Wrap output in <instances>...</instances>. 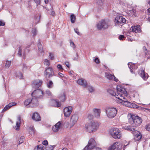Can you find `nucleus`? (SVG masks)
<instances>
[{
  "instance_id": "obj_1",
  "label": "nucleus",
  "mask_w": 150,
  "mask_h": 150,
  "mask_svg": "<svg viewBox=\"0 0 150 150\" xmlns=\"http://www.w3.org/2000/svg\"><path fill=\"white\" fill-rule=\"evenodd\" d=\"M123 95L122 93H121L118 92H117V94L116 93L115 94L114 96L118 99V100H117V102L118 104L125 105L128 107L132 108H137V105L132 103L128 101L123 96Z\"/></svg>"
},
{
  "instance_id": "obj_2",
  "label": "nucleus",
  "mask_w": 150,
  "mask_h": 150,
  "mask_svg": "<svg viewBox=\"0 0 150 150\" xmlns=\"http://www.w3.org/2000/svg\"><path fill=\"white\" fill-rule=\"evenodd\" d=\"M129 122L133 127L136 128L139 126L142 122L141 118L138 116L130 114L128 115Z\"/></svg>"
},
{
  "instance_id": "obj_3",
  "label": "nucleus",
  "mask_w": 150,
  "mask_h": 150,
  "mask_svg": "<svg viewBox=\"0 0 150 150\" xmlns=\"http://www.w3.org/2000/svg\"><path fill=\"white\" fill-rule=\"evenodd\" d=\"M99 126L98 122L92 121L89 123L86 124L85 127L86 131L91 133L96 131L98 128Z\"/></svg>"
},
{
  "instance_id": "obj_4",
  "label": "nucleus",
  "mask_w": 150,
  "mask_h": 150,
  "mask_svg": "<svg viewBox=\"0 0 150 150\" xmlns=\"http://www.w3.org/2000/svg\"><path fill=\"white\" fill-rule=\"evenodd\" d=\"M117 112V110L114 108H108L106 109L107 115L109 118L114 117L116 116Z\"/></svg>"
},
{
  "instance_id": "obj_5",
  "label": "nucleus",
  "mask_w": 150,
  "mask_h": 150,
  "mask_svg": "<svg viewBox=\"0 0 150 150\" xmlns=\"http://www.w3.org/2000/svg\"><path fill=\"white\" fill-rule=\"evenodd\" d=\"M110 133L111 135L115 139H120L122 136L121 131L117 128H113L111 129Z\"/></svg>"
},
{
  "instance_id": "obj_6",
  "label": "nucleus",
  "mask_w": 150,
  "mask_h": 150,
  "mask_svg": "<svg viewBox=\"0 0 150 150\" xmlns=\"http://www.w3.org/2000/svg\"><path fill=\"white\" fill-rule=\"evenodd\" d=\"M96 144L93 138L91 139L89 141L88 145L86 146L83 150H91L95 148Z\"/></svg>"
},
{
  "instance_id": "obj_7",
  "label": "nucleus",
  "mask_w": 150,
  "mask_h": 150,
  "mask_svg": "<svg viewBox=\"0 0 150 150\" xmlns=\"http://www.w3.org/2000/svg\"><path fill=\"white\" fill-rule=\"evenodd\" d=\"M109 25L108 23H106L105 21L102 20L99 22L97 26L98 29L101 30L103 28L105 29L108 28Z\"/></svg>"
},
{
  "instance_id": "obj_8",
  "label": "nucleus",
  "mask_w": 150,
  "mask_h": 150,
  "mask_svg": "<svg viewBox=\"0 0 150 150\" xmlns=\"http://www.w3.org/2000/svg\"><path fill=\"white\" fill-rule=\"evenodd\" d=\"M53 75L55 76L52 68L48 67L46 69L45 71V76L46 77L49 78Z\"/></svg>"
},
{
  "instance_id": "obj_9",
  "label": "nucleus",
  "mask_w": 150,
  "mask_h": 150,
  "mask_svg": "<svg viewBox=\"0 0 150 150\" xmlns=\"http://www.w3.org/2000/svg\"><path fill=\"white\" fill-rule=\"evenodd\" d=\"M122 147L121 143L119 142H116L109 147L108 150H120Z\"/></svg>"
},
{
  "instance_id": "obj_10",
  "label": "nucleus",
  "mask_w": 150,
  "mask_h": 150,
  "mask_svg": "<svg viewBox=\"0 0 150 150\" xmlns=\"http://www.w3.org/2000/svg\"><path fill=\"white\" fill-rule=\"evenodd\" d=\"M43 94V91L40 89H38L35 90L33 92L32 95V96L38 98H42Z\"/></svg>"
},
{
  "instance_id": "obj_11",
  "label": "nucleus",
  "mask_w": 150,
  "mask_h": 150,
  "mask_svg": "<svg viewBox=\"0 0 150 150\" xmlns=\"http://www.w3.org/2000/svg\"><path fill=\"white\" fill-rule=\"evenodd\" d=\"M126 20L122 16H117L115 19V22L116 25H120V24L125 22Z\"/></svg>"
},
{
  "instance_id": "obj_12",
  "label": "nucleus",
  "mask_w": 150,
  "mask_h": 150,
  "mask_svg": "<svg viewBox=\"0 0 150 150\" xmlns=\"http://www.w3.org/2000/svg\"><path fill=\"white\" fill-rule=\"evenodd\" d=\"M72 110V108L71 106H69L65 107L64 109V116L67 117H69Z\"/></svg>"
},
{
  "instance_id": "obj_13",
  "label": "nucleus",
  "mask_w": 150,
  "mask_h": 150,
  "mask_svg": "<svg viewBox=\"0 0 150 150\" xmlns=\"http://www.w3.org/2000/svg\"><path fill=\"white\" fill-rule=\"evenodd\" d=\"M78 117L76 115H74L72 116L70 120V126L71 127H73L77 122Z\"/></svg>"
},
{
  "instance_id": "obj_14",
  "label": "nucleus",
  "mask_w": 150,
  "mask_h": 150,
  "mask_svg": "<svg viewBox=\"0 0 150 150\" xmlns=\"http://www.w3.org/2000/svg\"><path fill=\"white\" fill-rule=\"evenodd\" d=\"M42 81L40 80H35L32 83V86L34 88H38L42 85Z\"/></svg>"
},
{
  "instance_id": "obj_15",
  "label": "nucleus",
  "mask_w": 150,
  "mask_h": 150,
  "mask_svg": "<svg viewBox=\"0 0 150 150\" xmlns=\"http://www.w3.org/2000/svg\"><path fill=\"white\" fill-rule=\"evenodd\" d=\"M139 73L142 79L146 80L148 78V76L147 73H146L143 68L140 69L139 71Z\"/></svg>"
},
{
  "instance_id": "obj_16",
  "label": "nucleus",
  "mask_w": 150,
  "mask_h": 150,
  "mask_svg": "<svg viewBox=\"0 0 150 150\" xmlns=\"http://www.w3.org/2000/svg\"><path fill=\"white\" fill-rule=\"evenodd\" d=\"M117 92L122 93L125 96H127V92L125 89L124 88L120 86H117Z\"/></svg>"
},
{
  "instance_id": "obj_17",
  "label": "nucleus",
  "mask_w": 150,
  "mask_h": 150,
  "mask_svg": "<svg viewBox=\"0 0 150 150\" xmlns=\"http://www.w3.org/2000/svg\"><path fill=\"white\" fill-rule=\"evenodd\" d=\"M134 136V139L135 140L139 141L142 137V135L141 133L137 130H135L133 133Z\"/></svg>"
},
{
  "instance_id": "obj_18",
  "label": "nucleus",
  "mask_w": 150,
  "mask_h": 150,
  "mask_svg": "<svg viewBox=\"0 0 150 150\" xmlns=\"http://www.w3.org/2000/svg\"><path fill=\"white\" fill-rule=\"evenodd\" d=\"M62 123V122L61 121H60L57 123L54 126H53L52 127L53 131L55 132H57L60 128Z\"/></svg>"
},
{
  "instance_id": "obj_19",
  "label": "nucleus",
  "mask_w": 150,
  "mask_h": 150,
  "mask_svg": "<svg viewBox=\"0 0 150 150\" xmlns=\"http://www.w3.org/2000/svg\"><path fill=\"white\" fill-rule=\"evenodd\" d=\"M105 76L107 79L110 80H114L116 82L118 81V79H117L114 75H112L108 73H105Z\"/></svg>"
},
{
  "instance_id": "obj_20",
  "label": "nucleus",
  "mask_w": 150,
  "mask_h": 150,
  "mask_svg": "<svg viewBox=\"0 0 150 150\" xmlns=\"http://www.w3.org/2000/svg\"><path fill=\"white\" fill-rule=\"evenodd\" d=\"M77 83L84 87H86L87 86V83L86 80L82 78L79 79L77 81Z\"/></svg>"
},
{
  "instance_id": "obj_21",
  "label": "nucleus",
  "mask_w": 150,
  "mask_h": 150,
  "mask_svg": "<svg viewBox=\"0 0 150 150\" xmlns=\"http://www.w3.org/2000/svg\"><path fill=\"white\" fill-rule=\"evenodd\" d=\"M31 107H33L37 106L38 104V101L37 98L34 97L33 96L32 98H31Z\"/></svg>"
},
{
  "instance_id": "obj_22",
  "label": "nucleus",
  "mask_w": 150,
  "mask_h": 150,
  "mask_svg": "<svg viewBox=\"0 0 150 150\" xmlns=\"http://www.w3.org/2000/svg\"><path fill=\"white\" fill-rule=\"evenodd\" d=\"M132 32L133 33L134 32V33L137 34V33H140L141 31L140 29V27L139 25L132 26L131 27Z\"/></svg>"
},
{
  "instance_id": "obj_23",
  "label": "nucleus",
  "mask_w": 150,
  "mask_h": 150,
  "mask_svg": "<svg viewBox=\"0 0 150 150\" xmlns=\"http://www.w3.org/2000/svg\"><path fill=\"white\" fill-rule=\"evenodd\" d=\"M32 119L35 121H39L40 120V117L38 113L35 112L32 116Z\"/></svg>"
},
{
  "instance_id": "obj_24",
  "label": "nucleus",
  "mask_w": 150,
  "mask_h": 150,
  "mask_svg": "<svg viewBox=\"0 0 150 150\" xmlns=\"http://www.w3.org/2000/svg\"><path fill=\"white\" fill-rule=\"evenodd\" d=\"M93 111L95 117L97 118H99L101 112V110L99 109L94 108Z\"/></svg>"
},
{
  "instance_id": "obj_25",
  "label": "nucleus",
  "mask_w": 150,
  "mask_h": 150,
  "mask_svg": "<svg viewBox=\"0 0 150 150\" xmlns=\"http://www.w3.org/2000/svg\"><path fill=\"white\" fill-rule=\"evenodd\" d=\"M128 65L130 72L132 73H134V70L135 69V64L131 62H129L128 63Z\"/></svg>"
},
{
  "instance_id": "obj_26",
  "label": "nucleus",
  "mask_w": 150,
  "mask_h": 150,
  "mask_svg": "<svg viewBox=\"0 0 150 150\" xmlns=\"http://www.w3.org/2000/svg\"><path fill=\"white\" fill-rule=\"evenodd\" d=\"M105 0H96V4L99 7H102L104 4Z\"/></svg>"
},
{
  "instance_id": "obj_27",
  "label": "nucleus",
  "mask_w": 150,
  "mask_h": 150,
  "mask_svg": "<svg viewBox=\"0 0 150 150\" xmlns=\"http://www.w3.org/2000/svg\"><path fill=\"white\" fill-rule=\"evenodd\" d=\"M135 128H132L130 126H125L124 127V129L125 130H127L128 131H131L132 132V133H133V132L135 131Z\"/></svg>"
},
{
  "instance_id": "obj_28",
  "label": "nucleus",
  "mask_w": 150,
  "mask_h": 150,
  "mask_svg": "<svg viewBox=\"0 0 150 150\" xmlns=\"http://www.w3.org/2000/svg\"><path fill=\"white\" fill-rule=\"evenodd\" d=\"M31 98L26 99L24 102L25 106H26L29 105V107H31Z\"/></svg>"
},
{
  "instance_id": "obj_29",
  "label": "nucleus",
  "mask_w": 150,
  "mask_h": 150,
  "mask_svg": "<svg viewBox=\"0 0 150 150\" xmlns=\"http://www.w3.org/2000/svg\"><path fill=\"white\" fill-rule=\"evenodd\" d=\"M59 98L62 102H64L66 99L65 94L64 92H62L61 94L59 96Z\"/></svg>"
},
{
  "instance_id": "obj_30",
  "label": "nucleus",
  "mask_w": 150,
  "mask_h": 150,
  "mask_svg": "<svg viewBox=\"0 0 150 150\" xmlns=\"http://www.w3.org/2000/svg\"><path fill=\"white\" fill-rule=\"evenodd\" d=\"M37 45L38 47V50L39 52L41 53L43 52L42 45L40 42L38 43Z\"/></svg>"
},
{
  "instance_id": "obj_31",
  "label": "nucleus",
  "mask_w": 150,
  "mask_h": 150,
  "mask_svg": "<svg viewBox=\"0 0 150 150\" xmlns=\"http://www.w3.org/2000/svg\"><path fill=\"white\" fill-rule=\"evenodd\" d=\"M70 18L71 23H74L76 19L75 16L74 14H72L70 16Z\"/></svg>"
},
{
  "instance_id": "obj_32",
  "label": "nucleus",
  "mask_w": 150,
  "mask_h": 150,
  "mask_svg": "<svg viewBox=\"0 0 150 150\" xmlns=\"http://www.w3.org/2000/svg\"><path fill=\"white\" fill-rule=\"evenodd\" d=\"M44 146L43 145L40 144L34 148V150H44Z\"/></svg>"
},
{
  "instance_id": "obj_33",
  "label": "nucleus",
  "mask_w": 150,
  "mask_h": 150,
  "mask_svg": "<svg viewBox=\"0 0 150 150\" xmlns=\"http://www.w3.org/2000/svg\"><path fill=\"white\" fill-rule=\"evenodd\" d=\"M53 103L56 104V107H58L60 106L61 104L60 102H59L57 100H55L52 101Z\"/></svg>"
},
{
  "instance_id": "obj_34",
  "label": "nucleus",
  "mask_w": 150,
  "mask_h": 150,
  "mask_svg": "<svg viewBox=\"0 0 150 150\" xmlns=\"http://www.w3.org/2000/svg\"><path fill=\"white\" fill-rule=\"evenodd\" d=\"M21 122H16V125L14 127V128L16 130H18L20 125Z\"/></svg>"
},
{
  "instance_id": "obj_35",
  "label": "nucleus",
  "mask_w": 150,
  "mask_h": 150,
  "mask_svg": "<svg viewBox=\"0 0 150 150\" xmlns=\"http://www.w3.org/2000/svg\"><path fill=\"white\" fill-rule=\"evenodd\" d=\"M32 32L33 34V37L35 36L37 34V31L36 28H33L32 30Z\"/></svg>"
},
{
  "instance_id": "obj_36",
  "label": "nucleus",
  "mask_w": 150,
  "mask_h": 150,
  "mask_svg": "<svg viewBox=\"0 0 150 150\" xmlns=\"http://www.w3.org/2000/svg\"><path fill=\"white\" fill-rule=\"evenodd\" d=\"M16 76L18 77L20 79H21L23 77V75L22 73L20 72H18L16 74Z\"/></svg>"
},
{
  "instance_id": "obj_37",
  "label": "nucleus",
  "mask_w": 150,
  "mask_h": 150,
  "mask_svg": "<svg viewBox=\"0 0 150 150\" xmlns=\"http://www.w3.org/2000/svg\"><path fill=\"white\" fill-rule=\"evenodd\" d=\"M47 86L49 88H52L53 83L52 81H50L47 84Z\"/></svg>"
},
{
  "instance_id": "obj_38",
  "label": "nucleus",
  "mask_w": 150,
  "mask_h": 150,
  "mask_svg": "<svg viewBox=\"0 0 150 150\" xmlns=\"http://www.w3.org/2000/svg\"><path fill=\"white\" fill-rule=\"evenodd\" d=\"M87 86L88 90L90 92H92L94 91V88L92 86Z\"/></svg>"
},
{
  "instance_id": "obj_39",
  "label": "nucleus",
  "mask_w": 150,
  "mask_h": 150,
  "mask_svg": "<svg viewBox=\"0 0 150 150\" xmlns=\"http://www.w3.org/2000/svg\"><path fill=\"white\" fill-rule=\"evenodd\" d=\"M11 64V61H7L6 62L5 67L6 68H8L10 66Z\"/></svg>"
},
{
  "instance_id": "obj_40",
  "label": "nucleus",
  "mask_w": 150,
  "mask_h": 150,
  "mask_svg": "<svg viewBox=\"0 0 150 150\" xmlns=\"http://www.w3.org/2000/svg\"><path fill=\"white\" fill-rule=\"evenodd\" d=\"M108 91L110 94H111L112 96H114L115 94V93L114 92V91L113 90L110 89H108Z\"/></svg>"
},
{
  "instance_id": "obj_41",
  "label": "nucleus",
  "mask_w": 150,
  "mask_h": 150,
  "mask_svg": "<svg viewBox=\"0 0 150 150\" xmlns=\"http://www.w3.org/2000/svg\"><path fill=\"white\" fill-rule=\"evenodd\" d=\"M55 145L52 146L51 145H48L46 147L47 150H52L53 149L54 147H55Z\"/></svg>"
},
{
  "instance_id": "obj_42",
  "label": "nucleus",
  "mask_w": 150,
  "mask_h": 150,
  "mask_svg": "<svg viewBox=\"0 0 150 150\" xmlns=\"http://www.w3.org/2000/svg\"><path fill=\"white\" fill-rule=\"evenodd\" d=\"M30 134H34L35 133V130L33 127H31L30 131Z\"/></svg>"
},
{
  "instance_id": "obj_43",
  "label": "nucleus",
  "mask_w": 150,
  "mask_h": 150,
  "mask_svg": "<svg viewBox=\"0 0 150 150\" xmlns=\"http://www.w3.org/2000/svg\"><path fill=\"white\" fill-rule=\"evenodd\" d=\"M44 64L47 66H48L50 65V63L49 61L47 59H45L44 60Z\"/></svg>"
},
{
  "instance_id": "obj_44",
  "label": "nucleus",
  "mask_w": 150,
  "mask_h": 150,
  "mask_svg": "<svg viewBox=\"0 0 150 150\" xmlns=\"http://www.w3.org/2000/svg\"><path fill=\"white\" fill-rule=\"evenodd\" d=\"M49 58L51 60H53L54 59V55L53 54L49 52Z\"/></svg>"
},
{
  "instance_id": "obj_45",
  "label": "nucleus",
  "mask_w": 150,
  "mask_h": 150,
  "mask_svg": "<svg viewBox=\"0 0 150 150\" xmlns=\"http://www.w3.org/2000/svg\"><path fill=\"white\" fill-rule=\"evenodd\" d=\"M143 50H144V51L145 53V55H148L149 54V52L147 50L145 47H144L143 48Z\"/></svg>"
},
{
  "instance_id": "obj_46",
  "label": "nucleus",
  "mask_w": 150,
  "mask_h": 150,
  "mask_svg": "<svg viewBox=\"0 0 150 150\" xmlns=\"http://www.w3.org/2000/svg\"><path fill=\"white\" fill-rule=\"evenodd\" d=\"M24 137L23 136H22L21 137L19 141V144H21L23 142L24 140Z\"/></svg>"
},
{
  "instance_id": "obj_47",
  "label": "nucleus",
  "mask_w": 150,
  "mask_h": 150,
  "mask_svg": "<svg viewBox=\"0 0 150 150\" xmlns=\"http://www.w3.org/2000/svg\"><path fill=\"white\" fill-rule=\"evenodd\" d=\"M21 47H19V49L18 50V55L19 56L21 57L22 55L21 53Z\"/></svg>"
},
{
  "instance_id": "obj_48",
  "label": "nucleus",
  "mask_w": 150,
  "mask_h": 150,
  "mask_svg": "<svg viewBox=\"0 0 150 150\" xmlns=\"http://www.w3.org/2000/svg\"><path fill=\"white\" fill-rule=\"evenodd\" d=\"M145 128L147 131H150V124L146 125Z\"/></svg>"
},
{
  "instance_id": "obj_49",
  "label": "nucleus",
  "mask_w": 150,
  "mask_h": 150,
  "mask_svg": "<svg viewBox=\"0 0 150 150\" xmlns=\"http://www.w3.org/2000/svg\"><path fill=\"white\" fill-rule=\"evenodd\" d=\"M16 103H9L8 105H7L10 108L11 107L13 106L16 105Z\"/></svg>"
},
{
  "instance_id": "obj_50",
  "label": "nucleus",
  "mask_w": 150,
  "mask_h": 150,
  "mask_svg": "<svg viewBox=\"0 0 150 150\" xmlns=\"http://www.w3.org/2000/svg\"><path fill=\"white\" fill-rule=\"evenodd\" d=\"M10 108L7 105H6L2 110V112H4L8 110Z\"/></svg>"
},
{
  "instance_id": "obj_51",
  "label": "nucleus",
  "mask_w": 150,
  "mask_h": 150,
  "mask_svg": "<svg viewBox=\"0 0 150 150\" xmlns=\"http://www.w3.org/2000/svg\"><path fill=\"white\" fill-rule=\"evenodd\" d=\"M57 67L59 69L61 70L60 71H62L63 70V69L62 68V65L60 64H58L57 66Z\"/></svg>"
},
{
  "instance_id": "obj_52",
  "label": "nucleus",
  "mask_w": 150,
  "mask_h": 150,
  "mask_svg": "<svg viewBox=\"0 0 150 150\" xmlns=\"http://www.w3.org/2000/svg\"><path fill=\"white\" fill-rule=\"evenodd\" d=\"M70 45L71 46L73 47V48H75L76 47V46L74 44V42L71 40L70 42Z\"/></svg>"
},
{
  "instance_id": "obj_53",
  "label": "nucleus",
  "mask_w": 150,
  "mask_h": 150,
  "mask_svg": "<svg viewBox=\"0 0 150 150\" xmlns=\"http://www.w3.org/2000/svg\"><path fill=\"white\" fill-rule=\"evenodd\" d=\"M34 1L37 5H39L40 4L41 0H34Z\"/></svg>"
},
{
  "instance_id": "obj_54",
  "label": "nucleus",
  "mask_w": 150,
  "mask_h": 150,
  "mask_svg": "<svg viewBox=\"0 0 150 150\" xmlns=\"http://www.w3.org/2000/svg\"><path fill=\"white\" fill-rule=\"evenodd\" d=\"M46 94H47L49 96H51V94L49 90H47L46 91Z\"/></svg>"
},
{
  "instance_id": "obj_55",
  "label": "nucleus",
  "mask_w": 150,
  "mask_h": 150,
  "mask_svg": "<svg viewBox=\"0 0 150 150\" xmlns=\"http://www.w3.org/2000/svg\"><path fill=\"white\" fill-rule=\"evenodd\" d=\"M48 143V142L46 140L42 142L43 145H47Z\"/></svg>"
},
{
  "instance_id": "obj_56",
  "label": "nucleus",
  "mask_w": 150,
  "mask_h": 150,
  "mask_svg": "<svg viewBox=\"0 0 150 150\" xmlns=\"http://www.w3.org/2000/svg\"><path fill=\"white\" fill-rule=\"evenodd\" d=\"M74 31L78 35H80L81 33L79 31V30L78 29H74Z\"/></svg>"
},
{
  "instance_id": "obj_57",
  "label": "nucleus",
  "mask_w": 150,
  "mask_h": 150,
  "mask_svg": "<svg viewBox=\"0 0 150 150\" xmlns=\"http://www.w3.org/2000/svg\"><path fill=\"white\" fill-rule=\"evenodd\" d=\"M5 25V23L0 20V26H4Z\"/></svg>"
},
{
  "instance_id": "obj_58",
  "label": "nucleus",
  "mask_w": 150,
  "mask_h": 150,
  "mask_svg": "<svg viewBox=\"0 0 150 150\" xmlns=\"http://www.w3.org/2000/svg\"><path fill=\"white\" fill-rule=\"evenodd\" d=\"M94 61L97 64H98L100 62L99 59L97 57H96L95 59H94Z\"/></svg>"
},
{
  "instance_id": "obj_59",
  "label": "nucleus",
  "mask_w": 150,
  "mask_h": 150,
  "mask_svg": "<svg viewBox=\"0 0 150 150\" xmlns=\"http://www.w3.org/2000/svg\"><path fill=\"white\" fill-rule=\"evenodd\" d=\"M76 57L74 58L73 60H74L77 61L78 59V55L77 53L76 54Z\"/></svg>"
},
{
  "instance_id": "obj_60",
  "label": "nucleus",
  "mask_w": 150,
  "mask_h": 150,
  "mask_svg": "<svg viewBox=\"0 0 150 150\" xmlns=\"http://www.w3.org/2000/svg\"><path fill=\"white\" fill-rule=\"evenodd\" d=\"M130 13L132 14V15H134L135 16V11L134 10H132L131 11H130Z\"/></svg>"
},
{
  "instance_id": "obj_61",
  "label": "nucleus",
  "mask_w": 150,
  "mask_h": 150,
  "mask_svg": "<svg viewBox=\"0 0 150 150\" xmlns=\"http://www.w3.org/2000/svg\"><path fill=\"white\" fill-rule=\"evenodd\" d=\"M58 74L59 76V77H63L64 76V75L61 73L59 72L58 73Z\"/></svg>"
},
{
  "instance_id": "obj_62",
  "label": "nucleus",
  "mask_w": 150,
  "mask_h": 150,
  "mask_svg": "<svg viewBox=\"0 0 150 150\" xmlns=\"http://www.w3.org/2000/svg\"><path fill=\"white\" fill-rule=\"evenodd\" d=\"M65 64L66 65V66L68 68H69V63L68 62H65Z\"/></svg>"
},
{
  "instance_id": "obj_63",
  "label": "nucleus",
  "mask_w": 150,
  "mask_h": 150,
  "mask_svg": "<svg viewBox=\"0 0 150 150\" xmlns=\"http://www.w3.org/2000/svg\"><path fill=\"white\" fill-rule=\"evenodd\" d=\"M127 41H130L131 42H132L133 40H134L132 38H128L127 39Z\"/></svg>"
},
{
  "instance_id": "obj_64",
  "label": "nucleus",
  "mask_w": 150,
  "mask_h": 150,
  "mask_svg": "<svg viewBox=\"0 0 150 150\" xmlns=\"http://www.w3.org/2000/svg\"><path fill=\"white\" fill-rule=\"evenodd\" d=\"M51 15L53 16H54L55 15V12L53 11H52L51 12Z\"/></svg>"
}]
</instances>
